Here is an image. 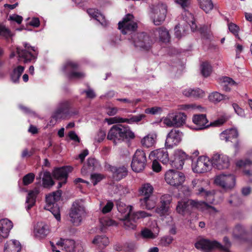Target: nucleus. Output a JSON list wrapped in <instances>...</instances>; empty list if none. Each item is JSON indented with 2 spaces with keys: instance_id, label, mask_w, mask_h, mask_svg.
Listing matches in <instances>:
<instances>
[{
  "instance_id": "f257e3e1",
  "label": "nucleus",
  "mask_w": 252,
  "mask_h": 252,
  "mask_svg": "<svg viewBox=\"0 0 252 252\" xmlns=\"http://www.w3.org/2000/svg\"><path fill=\"white\" fill-rule=\"evenodd\" d=\"M135 137V134L128 126L117 124L113 126L109 130L107 138L113 141L116 144L126 139H132Z\"/></svg>"
},
{
  "instance_id": "f03ea898",
  "label": "nucleus",
  "mask_w": 252,
  "mask_h": 252,
  "mask_svg": "<svg viewBox=\"0 0 252 252\" xmlns=\"http://www.w3.org/2000/svg\"><path fill=\"white\" fill-rule=\"evenodd\" d=\"M126 214L121 220L123 222V225L126 229H134L136 227V221L140 219L145 218L151 216V214L144 211H139L132 213V206H127L125 208Z\"/></svg>"
},
{
  "instance_id": "7ed1b4c3",
  "label": "nucleus",
  "mask_w": 252,
  "mask_h": 252,
  "mask_svg": "<svg viewBox=\"0 0 252 252\" xmlns=\"http://www.w3.org/2000/svg\"><path fill=\"white\" fill-rule=\"evenodd\" d=\"M62 191L59 190L46 195V204L44 207L45 209L52 213L58 221L61 220V214L60 207L56 202L60 199Z\"/></svg>"
},
{
  "instance_id": "20e7f679",
  "label": "nucleus",
  "mask_w": 252,
  "mask_h": 252,
  "mask_svg": "<svg viewBox=\"0 0 252 252\" xmlns=\"http://www.w3.org/2000/svg\"><path fill=\"white\" fill-rule=\"evenodd\" d=\"M23 48L17 47L16 48L19 60L25 63L35 61L38 53L37 48L27 42L23 43Z\"/></svg>"
},
{
  "instance_id": "39448f33",
  "label": "nucleus",
  "mask_w": 252,
  "mask_h": 252,
  "mask_svg": "<svg viewBox=\"0 0 252 252\" xmlns=\"http://www.w3.org/2000/svg\"><path fill=\"white\" fill-rule=\"evenodd\" d=\"M128 39L137 49L149 50L152 44L151 37L146 32L133 33Z\"/></svg>"
},
{
  "instance_id": "423d86ee",
  "label": "nucleus",
  "mask_w": 252,
  "mask_h": 252,
  "mask_svg": "<svg viewBox=\"0 0 252 252\" xmlns=\"http://www.w3.org/2000/svg\"><path fill=\"white\" fill-rule=\"evenodd\" d=\"M137 23L134 21V17L131 14H126L123 20L118 23V28L124 34L130 36L137 30Z\"/></svg>"
},
{
  "instance_id": "0eeeda50",
  "label": "nucleus",
  "mask_w": 252,
  "mask_h": 252,
  "mask_svg": "<svg viewBox=\"0 0 252 252\" xmlns=\"http://www.w3.org/2000/svg\"><path fill=\"white\" fill-rule=\"evenodd\" d=\"M204 183L202 180L194 179L192 181L191 185L197 195L203 196L209 203L212 204L215 200L214 191L205 189L203 187Z\"/></svg>"
},
{
  "instance_id": "6e6552de",
  "label": "nucleus",
  "mask_w": 252,
  "mask_h": 252,
  "mask_svg": "<svg viewBox=\"0 0 252 252\" xmlns=\"http://www.w3.org/2000/svg\"><path fill=\"white\" fill-rule=\"evenodd\" d=\"M197 200L183 199L177 202L176 207V212L183 216L186 213H190L194 209H198L200 203Z\"/></svg>"
},
{
  "instance_id": "1a4fd4ad",
  "label": "nucleus",
  "mask_w": 252,
  "mask_h": 252,
  "mask_svg": "<svg viewBox=\"0 0 252 252\" xmlns=\"http://www.w3.org/2000/svg\"><path fill=\"white\" fill-rule=\"evenodd\" d=\"M84 206L79 201L74 202L70 208L69 217L71 222L76 225H79L85 216Z\"/></svg>"
},
{
  "instance_id": "9d476101",
  "label": "nucleus",
  "mask_w": 252,
  "mask_h": 252,
  "mask_svg": "<svg viewBox=\"0 0 252 252\" xmlns=\"http://www.w3.org/2000/svg\"><path fill=\"white\" fill-rule=\"evenodd\" d=\"M147 163L146 154L142 150L137 149L133 156L131 167L133 171L140 172L145 168Z\"/></svg>"
},
{
  "instance_id": "9b49d317",
  "label": "nucleus",
  "mask_w": 252,
  "mask_h": 252,
  "mask_svg": "<svg viewBox=\"0 0 252 252\" xmlns=\"http://www.w3.org/2000/svg\"><path fill=\"white\" fill-rule=\"evenodd\" d=\"M186 115L182 112L169 114L163 120V123L168 127H180L186 122Z\"/></svg>"
},
{
  "instance_id": "f8f14e48",
  "label": "nucleus",
  "mask_w": 252,
  "mask_h": 252,
  "mask_svg": "<svg viewBox=\"0 0 252 252\" xmlns=\"http://www.w3.org/2000/svg\"><path fill=\"white\" fill-rule=\"evenodd\" d=\"M164 178L168 184L174 187L182 185L185 181L184 173L173 169H170L165 173Z\"/></svg>"
},
{
  "instance_id": "ddd939ff",
  "label": "nucleus",
  "mask_w": 252,
  "mask_h": 252,
  "mask_svg": "<svg viewBox=\"0 0 252 252\" xmlns=\"http://www.w3.org/2000/svg\"><path fill=\"white\" fill-rule=\"evenodd\" d=\"M166 12V6L162 3H158L152 7L151 16L154 24L156 26L160 25L165 20Z\"/></svg>"
},
{
  "instance_id": "4468645a",
  "label": "nucleus",
  "mask_w": 252,
  "mask_h": 252,
  "mask_svg": "<svg viewBox=\"0 0 252 252\" xmlns=\"http://www.w3.org/2000/svg\"><path fill=\"white\" fill-rule=\"evenodd\" d=\"M79 67L77 63L69 60L67 61L63 66V70L66 73L69 79H81L85 77V74L82 72L75 71Z\"/></svg>"
},
{
  "instance_id": "2eb2a0df",
  "label": "nucleus",
  "mask_w": 252,
  "mask_h": 252,
  "mask_svg": "<svg viewBox=\"0 0 252 252\" xmlns=\"http://www.w3.org/2000/svg\"><path fill=\"white\" fill-rule=\"evenodd\" d=\"M212 166V160L210 161L209 158L201 156L192 163V169L194 172L202 173L211 170Z\"/></svg>"
},
{
  "instance_id": "dca6fc26",
  "label": "nucleus",
  "mask_w": 252,
  "mask_h": 252,
  "mask_svg": "<svg viewBox=\"0 0 252 252\" xmlns=\"http://www.w3.org/2000/svg\"><path fill=\"white\" fill-rule=\"evenodd\" d=\"M183 135V133L179 130H171L166 136L165 142L166 148L171 149L178 145L182 141Z\"/></svg>"
},
{
  "instance_id": "f3484780",
  "label": "nucleus",
  "mask_w": 252,
  "mask_h": 252,
  "mask_svg": "<svg viewBox=\"0 0 252 252\" xmlns=\"http://www.w3.org/2000/svg\"><path fill=\"white\" fill-rule=\"evenodd\" d=\"M215 183L225 189H229L235 186V178L231 174H220L216 177Z\"/></svg>"
},
{
  "instance_id": "a211bd4d",
  "label": "nucleus",
  "mask_w": 252,
  "mask_h": 252,
  "mask_svg": "<svg viewBox=\"0 0 252 252\" xmlns=\"http://www.w3.org/2000/svg\"><path fill=\"white\" fill-rule=\"evenodd\" d=\"M212 165L219 170L227 169L230 165L228 156L223 154H216L212 158Z\"/></svg>"
},
{
  "instance_id": "6ab92c4d",
  "label": "nucleus",
  "mask_w": 252,
  "mask_h": 252,
  "mask_svg": "<svg viewBox=\"0 0 252 252\" xmlns=\"http://www.w3.org/2000/svg\"><path fill=\"white\" fill-rule=\"evenodd\" d=\"M69 103L67 101L60 103L58 107L52 115V118L56 121L65 119L69 114Z\"/></svg>"
},
{
  "instance_id": "aec40b11",
  "label": "nucleus",
  "mask_w": 252,
  "mask_h": 252,
  "mask_svg": "<svg viewBox=\"0 0 252 252\" xmlns=\"http://www.w3.org/2000/svg\"><path fill=\"white\" fill-rule=\"evenodd\" d=\"M186 158L187 155L184 151L176 150L174 153V159L170 160V164L173 167L181 169L183 168Z\"/></svg>"
},
{
  "instance_id": "412c9836",
  "label": "nucleus",
  "mask_w": 252,
  "mask_h": 252,
  "mask_svg": "<svg viewBox=\"0 0 252 252\" xmlns=\"http://www.w3.org/2000/svg\"><path fill=\"white\" fill-rule=\"evenodd\" d=\"M13 227V222L6 218L0 220V242L8 237L9 232Z\"/></svg>"
},
{
  "instance_id": "4be33fe9",
  "label": "nucleus",
  "mask_w": 252,
  "mask_h": 252,
  "mask_svg": "<svg viewBox=\"0 0 252 252\" xmlns=\"http://www.w3.org/2000/svg\"><path fill=\"white\" fill-rule=\"evenodd\" d=\"M195 247L198 249L208 251L221 247L220 244L216 241H210L207 239H201L195 244Z\"/></svg>"
},
{
  "instance_id": "5701e85b",
  "label": "nucleus",
  "mask_w": 252,
  "mask_h": 252,
  "mask_svg": "<svg viewBox=\"0 0 252 252\" xmlns=\"http://www.w3.org/2000/svg\"><path fill=\"white\" fill-rule=\"evenodd\" d=\"M109 170L112 174V178L115 181H120L127 175V170L125 166L109 165Z\"/></svg>"
},
{
  "instance_id": "b1692460",
  "label": "nucleus",
  "mask_w": 252,
  "mask_h": 252,
  "mask_svg": "<svg viewBox=\"0 0 252 252\" xmlns=\"http://www.w3.org/2000/svg\"><path fill=\"white\" fill-rule=\"evenodd\" d=\"M192 122L195 125L193 128L196 130L203 129L210 126V124H208V121L205 114L194 115Z\"/></svg>"
},
{
  "instance_id": "393cba45",
  "label": "nucleus",
  "mask_w": 252,
  "mask_h": 252,
  "mask_svg": "<svg viewBox=\"0 0 252 252\" xmlns=\"http://www.w3.org/2000/svg\"><path fill=\"white\" fill-rule=\"evenodd\" d=\"M72 167L70 166H63L56 168L53 172V176L57 180H63V183L65 184L68 177V174L72 171Z\"/></svg>"
},
{
  "instance_id": "a878e982",
  "label": "nucleus",
  "mask_w": 252,
  "mask_h": 252,
  "mask_svg": "<svg viewBox=\"0 0 252 252\" xmlns=\"http://www.w3.org/2000/svg\"><path fill=\"white\" fill-rule=\"evenodd\" d=\"M155 158L157 160L161 161L163 164H167L169 161L168 153L166 149H159L151 152L149 158Z\"/></svg>"
},
{
  "instance_id": "bb28decb",
  "label": "nucleus",
  "mask_w": 252,
  "mask_h": 252,
  "mask_svg": "<svg viewBox=\"0 0 252 252\" xmlns=\"http://www.w3.org/2000/svg\"><path fill=\"white\" fill-rule=\"evenodd\" d=\"M40 191V189L39 187H36L29 191L26 200V208L27 211H29L34 206L36 201V197Z\"/></svg>"
},
{
  "instance_id": "cd10ccee",
  "label": "nucleus",
  "mask_w": 252,
  "mask_h": 252,
  "mask_svg": "<svg viewBox=\"0 0 252 252\" xmlns=\"http://www.w3.org/2000/svg\"><path fill=\"white\" fill-rule=\"evenodd\" d=\"M57 245L60 246L67 252H73L76 247L75 242L72 239H64L61 238L57 242Z\"/></svg>"
},
{
  "instance_id": "c85d7f7f",
  "label": "nucleus",
  "mask_w": 252,
  "mask_h": 252,
  "mask_svg": "<svg viewBox=\"0 0 252 252\" xmlns=\"http://www.w3.org/2000/svg\"><path fill=\"white\" fill-rule=\"evenodd\" d=\"M220 138L225 142L231 141L233 139L237 138L238 132L236 128L226 129L220 134Z\"/></svg>"
},
{
  "instance_id": "c756f323",
  "label": "nucleus",
  "mask_w": 252,
  "mask_h": 252,
  "mask_svg": "<svg viewBox=\"0 0 252 252\" xmlns=\"http://www.w3.org/2000/svg\"><path fill=\"white\" fill-rule=\"evenodd\" d=\"M34 233L36 237L44 238L49 233V227L44 222L38 223L36 228L34 230Z\"/></svg>"
},
{
  "instance_id": "7c9ffc66",
  "label": "nucleus",
  "mask_w": 252,
  "mask_h": 252,
  "mask_svg": "<svg viewBox=\"0 0 252 252\" xmlns=\"http://www.w3.org/2000/svg\"><path fill=\"white\" fill-rule=\"evenodd\" d=\"M21 250V246L19 241L15 240H11L7 241L4 247V252H20Z\"/></svg>"
},
{
  "instance_id": "2f4dec72",
  "label": "nucleus",
  "mask_w": 252,
  "mask_h": 252,
  "mask_svg": "<svg viewBox=\"0 0 252 252\" xmlns=\"http://www.w3.org/2000/svg\"><path fill=\"white\" fill-rule=\"evenodd\" d=\"M183 94L187 97L194 98H201L205 95L204 92L199 88L185 89L183 91Z\"/></svg>"
},
{
  "instance_id": "473e14b6",
  "label": "nucleus",
  "mask_w": 252,
  "mask_h": 252,
  "mask_svg": "<svg viewBox=\"0 0 252 252\" xmlns=\"http://www.w3.org/2000/svg\"><path fill=\"white\" fill-rule=\"evenodd\" d=\"M88 13L94 19L97 20L103 26H106L108 22L105 20V17L97 10L90 8L88 10Z\"/></svg>"
},
{
  "instance_id": "72a5a7b5",
  "label": "nucleus",
  "mask_w": 252,
  "mask_h": 252,
  "mask_svg": "<svg viewBox=\"0 0 252 252\" xmlns=\"http://www.w3.org/2000/svg\"><path fill=\"white\" fill-rule=\"evenodd\" d=\"M25 67L21 65H19L12 70V71L10 73V77L11 81L14 83H18L19 79L24 72Z\"/></svg>"
},
{
  "instance_id": "f704fd0d",
  "label": "nucleus",
  "mask_w": 252,
  "mask_h": 252,
  "mask_svg": "<svg viewBox=\"0 0 252 252\" xmlns=\"http://www.w3.org/2000/svg\"><path fill=\"white\" fill-rule=\"evenodd\" d=\"M97 161L94 158H89L86 165H85L81 169V173L83 175H86L88 173L94 170L97 165Z\"/></svg>"
},
{
  "instance_id": "c9c22d12",
  "label": "nucleus",
  "mask_w": 252,
  "mask_h": 252,
  "mask_svg": "<svg viewBox=\"0 0 252 252\" xmlns=\"http://www.w3.org/2000/svg\"><path fill=\"white\" fill-rule=\"evenodd\" d=\"M92 243L97 246L100 249H103L108 245L109 240L105 235H97L92 241Z\"/></svg>"
},
{
  "instance_id": "e433bc0d",
  "label": "nucleus",
  "mask_w": 252,
  "mask_h": 252,
  "mask_svg": "<svg viewBox=\"0 0 252 252\" xmlns=\"http://www.w3.org/2000/svg\"><path fill=\"white\" fill-rule=\"evenodd\" d=\"M154 191V187L150 183H146L142 184L139 189V192L141 195L145 197L151 196Z\"/></svg>"
},
{
  "instance_id": "4c0bfd02",
  "label": "nucleus",
  "mask_w": 252,
  "mask_h": 252,
  "mask_svg": "<svg viewBox=\"0 0 252 252\" xmlns=\"http://www.w3.org/2000/svg\"><path fill=\"white\" fill-rule=\"evenodd\" d=\"M140 201L141 206L148 210L154 208L156 205L155 199L151 196L144 197V198L141 199Z\"/></svg>"
},
{
  "instance_id": "58836bf2",
  "label": "nucleus",
  "mask_w": 252,
  "mask_h": 252,
  "mask_svg": "<svg viewBox=\"0 0 252 252\" xmlns=\"http://www.w3.org/2000/svg\"><path fill=\"white\" fill-rule=\"evenodd\" d=\"M156 135L149 134L144 136L141 140V143L143 147L150 148L152 147L156 142Z\"/></svg>"
},
{
  "instance_id": "ea45409f",
  "label": "nucleus",
  "mask_w": 252,
  "mask_h": 252,
  "mask_svg": "<svg viewBox=\"0 0 252 252\" xmlns=\"http://www.w3.org/2000/svg\"><path fill=\"white\" fill-rule=\"evenodd\" d=\"M220 84L223 90L229 92L231 90L230 87L235 84V82L230 77H223L220 79Z\"/></svg>"
},
{
  "instance_id": "a19ab883",
  "label": "nucleus",
  "mask_w": 252,
  "mask_h": 252,
  "mask_svg": "<svg viewBox=\"0 0 252 252\" xmlns=\"http://www.w3.org/2000/svg\"><path fill=\"white\" fill-rule=\"evenodd\" d=\"M146 116L144 114H140L137 115H129L128 118H123V123L133 124L138 123L145 119Z\"/></svg>"
},
{
  "instance_id": "79ce46f5",
  "label": "nucleus",
  "mask_w": 252,
  "mask_h": 252,
  "mask_svg": "<svg viewBox=\"0 0 252 252\" xmlns=\"http://www.w3.org/2000/svg\"><path fill=\"white\" fill-rule=\"evenodd\" d=\"M200 8L206 13H208L213 9L214 5L212 0H197Z\"/></svg>"
},
{
  "instance_id": "37998d69",
  "label": "nucleus",
  "mask_w": 252,
  "mask_h": 252,
  "mask_svg": "<svg viewBox=\"0 0 252 252\" xmlns=\"http://www.w3.org/2000/svg\"><path fill=\"white\" fill-rule=\"evenodd\" d=\"M42 185L46 188H50L54 185V182L51 178V174L48 171H45L43 173Z\"/></svg>"
},
{
  "instance_id": "c03bdc74",
  "label": "nucleus",
  "mask_w": 252,
  "mask_h": 252,
  "mask_svg": "<svg viewBox=\"0 0 252 252\" xmlns=\"http://www.w3.org/2000/svg\"><path fill=\"white\" fill-rule=\"evenodd\" d=\"M208 98L210 101L214 103H218L223 99H225L226 98L228 99V97H226V96L217 92L211 93L209 94Z\"/></svg>"
},
{
  "instance_id": "a18cd8bd",
  "label": "nucleus",
  "mask_w": 252,
  "mask_h": 252,
  "mask_svg": "<svg viewBox=\"0 0 252 252\" xmlns=\"http://www.w3.org/2000/svg\"><path fill=\"white\" fill-rule=\"evenodd\" d=\"M158 233H154L151 230L144 228L141 231V236L143 239H154L157 237Z\"/></svg>"
},
{
  "instance_id": "49530a36",
  "label": "nucleus",
  "mask_w": 252,
  "mask_h": 252,
  "mask_svg": "<svg viewBox=\"0 0 252 252\" xmlns=\"http://www.w3.org/2000/svg\"><path fill=\"white\" fill-rule=\"evenodd\" d=\"M158 32L159 39L163 42L168 41L170 38L168 31L163 27H160L158 29Z\"/></svg>"
},
{
  "instance_id": "de8ad7c7",
  "label": "nucleus",
  "mask_w": 252,
  "mask_h": 252,
  "mask_svg": "<svg viewBox=\"0 0 252 252\" xmlns=\"http://www.w3.org/2000/svg\"><path fill=\"white\" fill-rule=\"evenodd\" d=\"M186 17L187 18L186 20L188 24L189 25L191 30L192 31H195L197 29V26L195 23L193 15L191 13L187 12L186 13Z\"/></svg>"
},
{
  "instance_id": "09e8293b",
  "label": "nucleus",
  "mask_w": 252,
  "mask_h": 252,
  "mask_svg": "<svg viewBox=\"0 0 252 252\" xmlns=\"http://www.w3.org/2000/svg\"><path fill=\"white\" fill-rule=\"evenodd\" d=\"M201 73L205 77L209 76L212 72V67L207 62L203 63L201 64Z\"/></svg>"
},
{
  "instance_id": "8fccbe9b",
  "label": "nucleus",
  "mask_w": 252,
  "mask_h": 252,
  "mask_svg": "<svg viewBox=\"0 0 252 252\" xmlns=\"http://www.w3.org/2000/svg\"><path fill=\"white\" fill-rule=\"evenodd\" d=\"M173 241V238L170 236H164L160 238L159 245L162 247H167L171 244Z\"/></svg>"
},
{
  "instance_id": "3c124183",
  "label": "nucleus",
  "mask_w": 252,
  "mask_h": 252,
  "mask_svg": "<svg viewBox=\"0 0 252 252\" xmlns=\"http://www.w3.org/2000/svg\"><path fill=\"white\" fill-rule=\"evenodd\" d=\"M229 119V117L226 115H223L220 118L215 120L213 123L210 124V126H218L222 125L225 123Z\"/></svg>"
},
{
  "instance_id": "603ef678",
  "label": "nucleus",
  "mask_w": 252,
  "mask_h": 252,
  "mask_svg": "<svg viewBox=\"0 0 252 252\" xmlns=\"http://www.w3.org/2000/svg\"><path fill=\"white\" fill-rule=\"evenodd\" d=\"M199 202L200 203V206L198 207V210L203 211L205 210H208L209 209H211L215 213L218 212V210L216 208L209 205L207 203L202 201H199Z\"/></svg>"
},
{
  "instance_id": "864d4df0",
  "label": "nucleus",
  "mask_w": 252,
  "mask_h": 252,
  "mask_svg": "<svg viewBox=\"0 0 252 252\" xmlns=\"http://www.w3.org/2000/svg\"><path fill=\"white\" fill-rule=\"evenodd\" d=\"M34 174L32 173H30L24 176L23 178V184L25 186L28 185L33 182L34 179Z\"/></svg>"
},
{
  "instance_id": "5fc2aeb1",
  "label": "nucleus",
  "mask_w": 252,
  "mask_h": 252,
  "mask_svg": "<svg viewBox=\"0 0 252 252\" xmlns=\"http://www.w3.org/2000/svg\"><path fill=\"white\" fill-rule=\"evenodd\" d=\"M105 121L106 122L108 125L123 123V118L116 116L112 118H106Z\"/></svg>"
},
{
  "instance_id": "6e6d98bb",
  "label": "nucleus",
  "mask_w": 252,
  "mask_h": 252,
  "mask_svg": "<svg viewBox=\"0 0 252 252\" xmlns=\"http://www.w3.org/2000/svg\"><path fill=\"white\" fill-rule=\"evenodd\" d=\"M0 35L8 38L11 36L12 34L8 29L6 28L4 25L0 24Z\"/></svg>"
},
{
  "instance_id": "4d7b16f0",
  "label": "nucleus",
  "mask_w": 252,
  "mask_h": 252,
  "mask_svg": "<svg viewBox=\"0 0 252 252\" xmlns=\"http://www.w3.org/2000/svg\"><path fill=\"white\" fill-rule=\"evenodd\" d=\"M168 204L161 203V206L159 208L156 209V212L159 214L160 216L164 215L165 213H167L169 210Z\"/></svg>"
},
{
  "instance_id": "13d9d810",
  "label": "nucleus",
  "mask_w": 252,
  "mask_h": 252,
  "mask_svg": "<svg viewBox=\"0 0 252 252\" xmlns=\"http://www.w3.org/2000/svg\"><path fill=\"white\" fill-rule=\"evenodd\" d=\"M236 165L238 167H249L252 166V161L249 159L240 160L237 161Z\"/></svg>"
},
{
  "instance_id": "bf43d9fd",
  "label": "nucleus",
  "mask_w": 252,
  "mask_h": 252,
  "mask_svg": "<svg viewBox=\"0 0 252 252\" xmlns=\"http://www.w3.org/2000/svg\"><path fill=\"white\" fill-rule=\"evenodd\" d=\"M85 93L86 94V97L90 99H94L96 97V94L94 93L93 89L90 87H88L87 90H82L81 91V94H83Z\"/></svg>"
},
{
  "instance_id": "052dcab7",
  "label": "nucleus",
  "mask_w": 252,
  "mask_h": 252,
  "mask_svg": "<svg viewBox=\"0 0 252 252\" xmlns=\"http://www.w3.org/2000/svg\"><path fill=\"white\" fill-rule=\"evenodd\" d=\"M103 178V176L100 174L94 173L92 174L91 176V179L92 182L93 183L94 186L96 185Z\"/></svg>"
},
{
  "instance_id": "680f3d73",
  "label": "nucleus",
  "mask_w": 252,
  "mask_h": 252,
  "mask_svg": "<svg viewBox=\"0 0 252 252\" xmlns=\"http://www.w3.org/2000/svg\"><path fill=\"white\" fill-rule=\"evenodd\" d=\"M161 111V108L158 107H153L151 108H148L145 110V113L146 114H149L152 115L157 114Z\"/></svg>"
},
{
  "instance_id": "e2e57ef3",
  "label": "nucleus",
  "mask_w": 252,
  "mask_h": 252,
  "mask_svg": "<svg viewBox=\"0 0 252 252\" xmlns=\"http://www.w3.org/2000/svg\"><path fill=\"white\" fill-rule=\"evenodd\" d=\"M100 222L104 226H110L116 225V223L115 221L108 218L101 219Z\"/></svg>"
},
{
  "instance_id": "0e129e2a",
  "label": "nucleus",
  "mask_w": 252,
  "mask_h": 252,
  "mask_svg": "<svg viewBox=\"0 0 252 252\" xmlns=\"http://www.w3.org/2000/svg\"><path fill=\"white\" fill-rule=\"evenodd\" d=\"M114 206V204L111 201H108L106 204L102 208V212L103 214H106L110 212Z\"/></svg>"
},
{
  "instance_id": "69168bd1",
  "label": "nucleus",
  "mask_w": 252,
  "mask_h": 252,
  "mask_svg": "<svg viewBox=\"0 0 252 252\" xmlns=\"http://www.w3.org/2000/svg\"><path fill=\"white\" fill-rule=\"evenodd\" d=\"M172 198L169 194H164L160 198V203L169 205L171 202Z\"/></svg>"
},
{
  "instance_id": "338daca9",
  "label": "nucleus",
  "mask_w": 252,
  "mask_h": 252,
  "mask_svg": "<svg viewBox=\"0 0 252 252\" xmlns=\"http://www.w3.org/2000/svg\"><path fill=\"white\" fill-rule=\"evenodd\" d=\"M228 29L231 32L238 37L239 27L235 24L230 23L228 25Z\"/></svg>"
},
{
  "instance_id": "774afa93",
  "label": "nucleus",
  "mask_w": 252,
  "mask_h": 252,
  "mask_svg": "<svg viewBox=\"0 0 252 252\" xmlns=\"http://www.w3.org/2000/svg\"><path fill=\"white\" fill-rule=\"evenodd\" d=\"M232 106L235 110V112L238 115L241 117L245 116L244 110L242 108L240 107L237 104L234 103L233 104Z\"/></svg>"
}]
</instances>
